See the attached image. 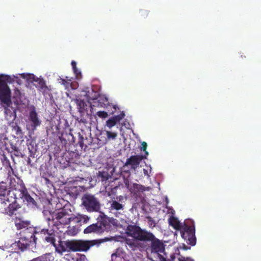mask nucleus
<instances>
[{
  "instance_id": "c756f323",
  "label": "nucleus",
  "mask_w": 261,
  "mask_h": 261,
  "mask_svg": "<svg viewBox=\"0 0 261 261\" xmlns=\"http://www.w3.org/2000/svg\"><path fill=\"white\" fill-rule=\"evenodd\" d=\"M12 153H13L14 155H15L17 157H19V156H22L21 152L20 151V150L18 148L16 149L14 151H12Z\"/></svg>"
},
{
  "instance_id": "79ce46f5",
  "label": "nucleus",
  "mask_w": 261,
  "mask_h": 261,
  "mask_svg": "<svg viewBox=\"0 0 261 261\" xmlns=\"http://www.w3.org/2000/svg\"><path fill=\"white\" fill-rule=\"evenodd\" d=\"M33 232H34V233H36V232H37V231H36V229H35V228H33Z\"/></svg>"
},
{
  "instance_id": "bb28decb",
  "label": "nucleus",
  "mask_w": 261,
  "mask_h": 261,
  "mask_svg": "<svg viewBox=\"0 0 261 261\" xmlns=\"http://www.w3.org/2000/svg\"><path fill=\"white\" fill-rule=\"evenodd\" d=\"M97 115L101 118H106L108 117V114L105 111H98L97 112Z\"/></svg>"
},
{
  "instance_id": "ddd939ff",
  "label": "nucleus",
  "mask_w": 261,
  "mask_h": 261,
  "mask_svg": "<svg viewBox=\"0 0 261 261\" xmlns=\"http://www.w3.org/2000/svg\"><path fill=\"white\" fill-rule=\"evenodd\" d=\"M143 159L142 155H132L126 160L125 166L131 165L133 168L135 169Z\"/></svg>"
},
{
  "instance_id": "6ab92c4d",
  "label": "nucleus",
  "mask_w": 261,
  "mask_h": 261,
  "mask_svg": "<svg viewBox=\"0 0 261 261\" xmlns=\"http://www.w3.org/2000/svg\"><path fill=\"white\" fill-rule=\"evenodd\" d=\"M20 207V206L17 203L16 200H14V201L11 202L9 204V212H14V211L18 210Z\"/></svg>"
},
{
  "instance_id": "dca6fc26",
  "label": "nucleus",
  "mask_w": 261,
  "mask_h": 261,
  "mask_svg": "<svg viewBox=\"0 0 261 261\" xmlns=\"http://www.w3.org/2000/svg\"><path fill=\"white\" fill-rule=\"evenodd\" d=\"M15 224L18 229L25 228L30 225V222L28 221H23L21 218H16L15 220Z\"/></svg>"
},
{
  "instance_id": "aec40b11",
  "label": "nucleus",
  "mask_w": 261,
  "mask_h": 261,
  "mask_svg": "<svg viewBox=\"0 0 261 261\" xmlns=\"http://www.w3.org/2000/svg\"><path fill=\"white\" fill-rule=\"evenodd\" d=\"M74 220L77 223H85L89 220V218L86 215H82L78 214L77 216L74 219Z\"/></svg>"
},
{
  "instance_id": "cd10ccee",
  "label": "nucleus",
  "mask_w": 261,
  "mask_h": 261,
  "mask_svg": "<svg viewBox=\"0 0 261 261\" xmlns=\"http://www.w3.org/2000/svg\"><path fill=\"white\" fill-rule=\"evenodd\" d=\"M11 147L9 148L8 147V149H4L5 150H7L8 152L12 153V151H14L16 149H18V147L17 146L16 144H13L12 143L10 144Z\"/></svg>"
},
{
  "instance_id": "7c9ffc66",
  "label": "nucleus",
  "mask_w": 261,
  "mask_h": 261,
  "mask_svg": "<svg viewBox=\"0 0 261 261\" xmlns=\"http://www.w3.org/2000/svg\"><path fill=\"white\" fill-rule=\"evenodd\" d=\"M141 145H142L141 149L143 150V151H145V153L146 154H148V152L147 151H146L147 146V143L145 142H143L141 144Z\"/></svg>"
},
{
  "instance_id": "412c9836",
  "label": "nucleus",
  "mask_w": 261,
  "mask_h": 261,
  "mask_svg": "<svg viewBox=\"0 0 261 261\" xmlns=\"http://www.w3.org/2000/svg\"><path fill=\"white\" fill-rule=\"evenodd\" d=\"M98 106L101 107H106L109 104V101L107 98L101 97L98 99Z\"/></svg>"
},
{
  "instance_id": "7ed1b4c3",
  "label": "nucleus",
  "mask_w": 261,
  "mask_h": 261,
  "mask_svg": "<svg viewBox=\"0 0 261 261\" xmlns=\"http://www.w3.org/2000/svg\"><path fill=\"white\" fill-rule=\"evenodd\" d=\"M124 227H125V226ZM125 233L128 236L139 241L151 240L153 238L152 233L143 230L136 225L126 226L125 228Z\"/></svg>"
},
{
  "instance_id": "0eeeda50",
  "label": "nucleus",
  "mask_w": 261,
  "mask_h": 261,
  "mask_svg": "<svg viewBox=\"0 0 261 261\" xmlns=\"http://www.w3.org/2000/svg\"><path fill=\"white\" fill-rule=\"evenodd\" d=\"M21 77L31 82H35L37 85H35L37 89L41 92H45L47 89L45 81L43 79L37 77L34 74L28 73H22L21 74Z\"/></svg>"
},
{
  "instance_id": "a19ab883",
  "label": "nucleus",
  "mask_w": 261,
  "mask_h": 261,
  "mask_svg": "<svg viewBox=\"0 0 261 261\" xmlns=\"http://www.w3.org/2000/svg\"><path fill=\"white\" fill-rule=\"evenodd\" d=\"M144 173L145 174H147V171L146 170H145V169H144Z\"/></svg>"
},
{
  "instance_id": "4be33fe9",
  "label": "nucleus",
  "mask_w": 261,
  "mask_h": 261,
  "mask_svg": "<svg viewBox=\"0 0 261 261\" xmlns=\"http://www.w3.org/2000/svg\"><path fill=\"white\" fill-rule=\"evenodd\" d=\"M3 184H5L2 183V184L0 185V196L5 197L9 190H8L7 186L3 185Z\"/></svg>"
},
{
  "instance_id": "393cba45",
  "label": "nucleus",
  "mask_w": 261,
  "mask_h": 261,
  "mask_svg": "<svg viewBox=\"0 0 261 261\" xmlns=\"http://www.w3.org/2000/svg\"><path fill=\"white\" fill-rule=\"evenodd\" d=\"M117 123L116 122V121H115L112 118H111L106 121V125L110 129H111L112 127L114 126Z\"/></svg>"
},
{
  "instance_id": "5701e85b",
  "label": "nucleus",
  "mask_w": 261,
  "mask_h": 261,
  "mask_svg": "<svg viewBox=\"0 0 261 261\" xmlns=\"http://www.w3.org/2000/svg\"><path fill=\"white\" fill-rule=\"evenodd\" d=\"M122 204L116 201H113L111 205V207L116 210H120L122 208Z\"/></svg>"
},
{
  "instance_id": "423d86ee",
  "label": "nucleus",
  "mask_w": 261,
  "mask_h": 261,
  "mask_svg": "<svg viewBox=\"0 0 261 261\" xmlns=\"http://www.w3.org/2000/svg\"><path fill=\"white\" fill-rule=\"evenodd\" d=\"M181 236L187 244L194 246L196 244L195 236V229L193 226V222L187 223L180 230Z\"/></svg>"
},
{
  "instance_id": "4c0bfd02",
  "label": "nucleus",
  "mask_w": 261,
  "mask_h": 261,
  "mask_svg": "<svg viewBox=\"0 0 261 261\" xmlns=\"http://www.w3.org/2000/svg\"><path fill=\"white\" fill-rule=\"evenodd\" d=\"M45 240L47 241V242H53V239L51 238V237H46L45 238Z\"/></svg>"
},
{
  "instance_id": "20e7f679",
  "label": "nucleus",
  "mask_w": 261,
  "mask_h": 261,
  "mask_svg": "<svg viewBox=\"0 0 261 261\" xmlns=\"http://www.w3.org/2000/svg\"><path fill=\"white\" fill-rule=\"evenodd\" d=\"M82 205L88 212H101V204L99 199L94 195L84 194L82 198Z\"/></svg>"
},
{
  "instance_id": "f03ea898",
  "label": "nucleus",
  "mask_w": 261,
  "mask_h": 261,
  "mask_svg": "<svg viewBox=\"0 0 261 261\" xmlns=\"http://www.w3.org/2000/svg\"><path fill=\"white\" fill-rule=\"evenodd\" d=\"M94 244L91 241L82 240L66 241L61 244L62 252L86 251Z\"/></svg>"
},
{
  "instance_id": "e433bc0d",
  "label": "nucleus",
  "mask_w": 261,
  "mask_h": 261,
  "mask_svg": "<svg viewBox=\"0 0 261 261\" xmlns=\"http://www.w3.org/2000/svg\"><path fill=\"white\" fill-rule=\"evenodd\" d=\"M79 122L83 123H86L87 122V120L85 118H81L80 120H79Z\"/></svg>"
},
{
  "instance_id": "f704fd0d",
  "label": "nucleus",
  "mask_w": 261,
  "mask_h": 261,
  "mask_svg": "<svg viewBox=\"0 0 261 261\" xmlns=\"http://www.w3.org/2000/svg\"><path fill=\"white\" fill-rule=\"evenodd\" d=\"M120 118H121V119H123L124 116H125V113L123 111L119 115H118Z\"/></svg>"
},
{
  "instance_id": "9d476101",
  "label": "nucleus",
  "mask_w": 261,
  "mask_h": 261,
  "mask_svg": "<svg viewBox=\"0 0 261 261\" xmlns=\"http://www.w3.org/2000/svg\"><path fill=\"white\" fill-rule=\"evenodd\" d=\"M169 223L174 229L180 230L187 223H191L192 224V221L191 220H186L184 223H181L177 218L174 216H171L169 218Z\"/></svg>"
},
{
  "instance_id": "9b49d317",
  "label": "nucleus",
  "mask_w": 261,
  "mask_h": 261,
  "mask_svg": "<svg viewBox=\"0 0 261 261\" xmlns=\"http://www.w3.org/2000/svg\"><path fill=\"white\" fill-rule=\"evenodd\" d=\"M125 185L129 191L134 194H137L140 192H143L144 191H148L150 190L149 187H145L142 185L134 183L132 186H129L128 182L125 183Z\"/></svg>"
},
{
  "instance_id": "a18cd8bd",
  "label": "nucleus",
  "mask_w": 261,
  "mask_h": 261,
  "mask_svg": "<svg viewBox=\"0 0 261 261\" xmlns=\"http://www.w3.org/2000/svg\"><path fill=\"white\" fill-rule=\"evenodd\" d=\"M45 231H46V230H42V232H45Z\"/></svg>"
},
{
  "instance_id": "72a5a7b5",
  "label": "nucleus",
  "mask_w": 261,
  "mask_h": 261,
  "mask_svg": "<svg viewBox=\"0 0 261 261\" xmlns=\"http://www.w3.org/2000/svg\"><path fill=\"white\" fill-rule=\"evenodd\" d=\"M117 108H118L117 106H116V105H114L113 106V109H114V111H113L111 113V115H113L114 114V113L116 112V110H117Z\"/></svg>"
},
{
  "instance_id": "f257e3e1",
  "label": "nucleus",
  "mask_w": 261,
  "mask_h": 261,
  "mask_svg": "<svg viewBox=\"0 0 261 261\" xmlns=\"http://www.w3.org/2000/svg\"><path fill=\"white\" fill-rule=\"evenodd\" d=\"M10 79L8 75H0V106L4 109L7 120H14L16 117V109L12 105L11 91L7 81Z\"/></svg>"
},
{
  "instance_id": "ea45409f",
  "label": "nucleus",
  "mask_w": 261,
  "mask_h": 261,
  "mask_svg": "<svg viewBox=\"0 0 261 261\" xmlns=\"http://www.w3.org/2000/svg\"><path fill=\"white\" fill-rule=\"evenodd\" d=\"M168 212H171V213H172V212H174V211H173V209H170L169 210Z\"/></svg>"
},
{
  "instance_id": "c85d7f7f",
  "label": "nucleus",
  "mask_w": 261,
  "mask_h": 261,
  "mask_svg": "<svg viewBox=\"0 0 261 261\" xmlns=\"http://www.w3.org/2000/svg\"><path fill=\"white\" fill-rule=\"evenodd\" d=\"M71 65L73 70L74 72L76 74L78 75L79 74H81L80 71H79L76 68V62L74 61H72L71 62Z\"/></svg>"
},
{
  "instance_id": "b1692460",
  "label": "nucleus",
  "mask_w": 261,
  "mask_h": 261,
  "mask_svg": "<svg viewBox=\"0 0 261 261\" xmlns=\"http://www.w3.org/2000/svg\"><path fill=\"white\" fill-rule=\"evenodd\" d=\"M106 135L108 139L114 140L117 136V133L116 132H113L111 131H106Z\"/></svg>"
},
{
  "instance_id": "58836bf2",
  "label": "nucleus",
  "mask_w": 261,
  "mask_h": 261,
  "mask_svg": "<svg viewBox=\"0 0 261 261\" xmlns=\"http://www.w3.org/2000/svg\"><path fill=\"white\" fill-rule=\"evenodd\" d=\"M116 257H117V255L116 254H113L112 255V259H114Z\"/></svg>"
},
{
  "instance_id": "a878e982",
  "label": "nucleus",
  "mask_w": 261,
  "mask_h": 261,
  "mask_svg": "<svg viewBox=\"0 0 261 261\" xmlns=\"http://www.w3.org/2000/svg\"><path fill=\"white\" fill-rule=\"evenodd\" d=\"M61 81L60 83L61 85H63L65 89H68L71 85V83H70V80H66L63 79H61Z\"/></svg>"
},
{
  "instance_id": "6e6552de",
  "label": "nucleus",
  "mask_w": 261,
  "mask_h": 261,
  "mask_svg": "<svg viewBox=\"0 0 261 261\" xmlns=\"http://www.w3.org/2000/svg\"><path fill=\"white\" fill-rule=\"evenodd\" d=\"M6 141H8V139L4 137L3 135L0 134V155L2 156L1 161L4 165H10L9 160L5 154L4 149H8V144Z\"/></svg>"
},
{
  "instance_id": "49530a36",
  "label": "nucleus",
  "mask_w": 261,
  "mask_h": 261,
  "mask_svg": "<svg viewBox=\"0 0 261 261\" xmlns=\"http://www.w3.org/2000/svg\"><path fill=\"white\" fill-rule=\"evenodd\" d=\"M45 180H48V179L47 178H45Z\"/></svg>"
},
{
  "instance_id": "f8f14e48",
  "label": "nucleus",
  "mask_w": 261,
  "mask_h": 261,
  "mask_svg": "<svg viewBox=\"0 0 261 261\" xmlns=\"http://www.w3.org/2000/svg\"><path fill=\"white\" fill-rule=\"evenodd\" d=\"M29 120L32 122L31 126L33 130H35L37 127L41 124V121L38 117V114L35 107H33V109L30 112Z\"/></svg>"
},
{
  "instance_id": "473e14b6",
  "label": "nucleus",
  "mask_w": 261,
  "mask_h": 261,
  "mask_svg": "<svg viewBox=\"0 0 261 261\" xmlns=\"http://www.w3.org/2000/svg\"><path fill=\"white\" fill-rule=\"evenodd\" d=\"M37 261H48L47 258L45 256H42L37 259Z\"/></svg>"
},
{
  "instance_id": "2eb2a0df",
  "label": "nucleus",
  "mask_w": 261,
  "mask_h": 261,
  "mask_svg": "<svg viewBox=\"0 0 261 261\" xmlns=\"http://www.w3.org/2000/svg\"><path fill=\"white\" fill-rule=\"evenodd\" d=\"M75 101L76 102L77 108L79 110V112L81 113V115L83 113H84L87 109V103L83 100H81L80 99H76Z\"/></svg>"
},
{
  "instance_id": "37998d69",
  "label": "nucleus",
  "mask_w": 261,
  "mask_h": 261,
  "mask_svg": "<svg viewBox=\"0 0 261 261\" xmlns=\"http://www.w3.org/2000/svg\"><path fill=\"white\" fill-rule=\"evenodd\" d=\"M189 248H190L189 247H185V246L184 247V249H188Z\"/></svg>"
},
{
  "instance_id": "39448f33",
  "label": "nucleus",
  "mask_w": 261,
  "mask_h": 261,
  "mask_svg": "<svg viewBox=\"0 0 261 261\" xmlns=\"http://www.w3.org/2000/svg\"><path fill=\"white\" fill-rule=\"evenodd\" d=\"M18 190L19 192V197L29 208L34 211L40 210V204L30 196L23 183L18 185Z\"/></svg>"
},
{
  "instance_id": "c03bdc74",
  "label": "nucleus",
  "mask_w": 261,
  "mask_h": 261,
  "mask_svg": "<svg viewBox=\"0 0 261 261\" xmlns=\"http://www.w3.org/2000/svg\"><path fill=\"white\" fill-rule=\"evenodd\" d=\"M18 131L21 132V129H20V127H18V130H17V132H18Z\"/></svg>"
},
{
  "instance_id": "2f4dec72",
  "label": "nucleus",
  "mask_w": 261,
  "mask_h": 261,
  "mask_svg": "<svg viewBox=\"0 0 261 261\" xmlns=\"http://www.w3.org/2000/svg\"><path fill=\"white\" fill-rule=\"evenodd\" d=\"M112 118H113V120H114L115 121H116V122L117 123L118 122H120V121L121 120H122L119 115L114 116L112 117Z\"/></svg>"
},
{
  "instance_id": "a211bd4d",
  "label": "nucleus",
  "mask_w": 261,
  "mask_h": 261,
  "mask_svg": "<svg viewBox=\"0 0 261 261\" xmlns=\"http://www.w3.org/2000/svg\"><path fill=\"white\" fill-rule=\"evenodd\" d=\"M98 95L99 94L98 92L94 91L92 88L88 89V90L86 91V96H87L88 101L96 99Z\"/></svg>"
},
{
  "instance_id": "4468645a",
  "label": "nucleus",
  "mask_w": 261,
  "mask_h": 261,
  "mask_svg": "<svg viewBox=\"0 0 261 261\" xmlns=\"http://www.w3.org/2000/svg\"><path fill=\"white\" fill-rule=\"evenodd\" d=\"M18 185L19 184H17V186L15 185V188H11V189L8 191L6 196L5 197V200L9 202H11L17 199V195L19 194L18 190Z\"/></svg>"
},
{
  "instance_id": "1a4fd4ad",
  "label": "nucleus",
  "mask_w": 261,
  "mask_h": 261,
  "mask_svg": "<svg viewBox=\"0 0 261 261\" xmlns=\"http://www.w3.org/2000/svg\"><path fill=\"white\" fill-rule=\"evenodd\" d=\"M100 219H102V220H98V221H100L99 224L98 223L97 224L89 226L84 230V233H89L92 232L99 231L100 230L102 229L103 226L105 227L106 225L107 219L105 217H102V216H101Z\"/></svg>"
},
{
  "instance_id": "f3484780",
  "label": "nucleus",
  "mask_w": 261,
  "mask_h": 261,
  "mask_svg": "<svg viewBox=\"0 0 261 261\" xmlns=\"http://www.w3.org/2000/svg\"><path fill=\"white\" fill-rule=\"evenodd\" d=\"M132 209L136 212H147L145 209V205L142 201L134 203Z\"/></svg>"
},
{
  "instance_id": "c9c22d12",
  "label": "nucleus",
  "mask_w": 261,
  "mask_h": 261,
  "mask_svg": "<svg viewBox=\"0 0 261 261\" xmlns=\"http://www.w3.org/2000/svg\"><path fill=\"white\" fill-rule=\"evenodd\" d=\"M17 95H20V92L18 90H17V91H15V95L14 96L13 98H15L17 96Z\"/></svg>"
}]
</instances>
